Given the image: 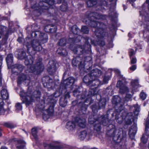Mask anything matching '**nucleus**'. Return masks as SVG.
Segmentation results:
<instances>
[{
    "label": "nucleus",
    "mask_w": 149,
    "mask_h": 149,
    "mask_svg": "<svg viewBox=\"0 0 149 149\" xmlns=\"http://www.w3.org/2000/svg\"><path fill=\"white\" fill-rule=\"evenodd\" d=\"M88 93L86 90L83 91L80 98L81 101H79L78 104L79 106L84 107L85 109H86V106L90 104L93 102L91 98L92 96L89 97L88 96Z\"/></svg>",
    "instance_id": "6e6552de"
},
{
    "label": "nucleus",
    "mask_w": 149,
    "mask_h": 149,
    "mask_svg": "<svg viewBox=\"0 0 149 149\" xmlns=\"http://www.w3.org/2000/svg\"><path fill=\"white\" fill-rule=\"evenodd\" d=\"M87 135V132L85 131H81L79 135V138L81 140H84Z\"/></svg>",
    "instance_id": "e433bc0d"
},
{
    "label": "nucleus",
    "mask_w": 149,
    "mask_h": 149,
    "mask_svg": "<svg viewBox=\"0 0 149 149\" xmlns=\"http://www.w3.org/2000/svg\"><path fill=\"white\" fill-rule=\"evenodd\" d=\"M8 37V34L6 33V34H5L2 40L0 41V42L2 45H5L7 44Z\"/></svg>",
    "instance_id": "473e14b6"
},
{
    "label": "nucleus",
    "mask_w": 149,
    "mask_h": 149,
    "mask_svg": "<svg viewBox=\"0 0 149 149\" xmlns=\"http://www.w3.org/2000/svg\"><path fill=\"white\" fill-rule=\"evenodd\" d=\"M75 80L74 77H70L65 80L64 83L65 84V86L66 87L72 86L74 83Z\"/></svg>",
    "instance_id": "4be33fe9"
},
{
    "label": "nucleus",
    "mask_w": 149,
    "mask_h": 149,
    "mask_svg": "<svg viewBox=\"0 0 149 149\" xmlns=\"http://www.w3.org/2000/svg\"><path fill=\"white\" fill-rule=\"evenodd\" d=\"M42 59L39 58L36 61L34 66H31L30 69L32 72H36L37 74H39L42 72L44 69L43 64L42 62Z\"/></svg>",
    "instance_id": "9b49d317"
},
{
    "label": "nucleus",
    "mask_w": 149,
    "mask_h": 149,
    "mask_svg": "<svg viewBox=\"0 0 149 149\" xmlns=\"http://www.w3.org/2000/svg\"><path fill=\"white\" fill-rule=\"evenodd\" d=\"M70 94L68 92L65 95V96L63 97V98H65V99H67V98H70Z\"/></svg>",
    "instance_id": "0e129e2a"
},
{
    "label": "nucleus",
    "mask_w": 149,
    "mask_h": 149,
    "mask_svg": "<svg viewBox=\"0 0 149 149\" xmlns=\"http://www.w3.org/2000/svg\"><path fill=\"white\" fill-rule=\"evenodd\" d=\"M110 79V77L109 76H104L103 78V82L105 83L107 82Z\"/></svg>",
    "instance_id": "6e6d98bb"
},
{
    "label": "nucleus",
    "mask_w": 149,
    "mask_h": 149,
    "mask_svg": "<svg viewBox=\"0 0 149 149\" xmlns=\"http://www.w3.org/2000/svg\"><path fill=\"white\" fill-rule=\"evenodd\" d=\"M137 104L134 105V113L135 116H138L139 113V108Z\"/></svg>",
    "instance_id": "79ce46f5"
},
{
    "label": "nucleus",
    "mask_w": 149,
    "mask_h": 149,
    "mask_svg": "<svg viewBox=\"0 0 149 149\" xmlns=\"http://www.w3.org/2000/svg\"><path fill=\"white\" fill-rule=\"evenodd\" d=\"M7 30V29L6 27L2 25H0V31L2 32L3 34H4L5 33V34H6V33L8 34Z\"/></svg>",
    "instance_id": "37998d69"
},
{
    "label": "nucleus",
    "mask_w": 149,
    "mask_h": 149,
    "mask_svg": "<svg viewBox=\"0 0 149 149\" xmlns=\"http://www.w3.org/2000/svg\"><path fill=\"white\" fill-rule=\"evenodd\" d=\"M107 3L105 1H103L101 3V5L104 6H107Z\"/></svg>",
    "instance_id": "69168bd1"
},
{
    "label": "nucleus",
    "mask_w": 149,
    "mask_h": 149,
    "mask_svg": "<svg viewBox=\"0 0 149 149\" xmlns=\"http://www.w3.org/2000/svg\"><path fill=\"white\" fill-rule=\"evenodd\" d=\"M18 58L20 59H23L26 58V54L23 50L21 51L18 54Z\"/></svg>",
    "instance_id": "c9c22d12"
},
{
    "label": "nucleus",
    "mask_w": 149,
    "mask_h": 149,
    "mask_svg": "<svg viewBox=\"0 0 149 149\" xmlns=\"http://www.w3.org/2000/svg\"><path fill=\"white\" fill-rule=\"evenodd\" d=\"M54 3V0H41L38 7H32L35 8V12L38 13L37 15L38 16L42 13L47 12L49 9L53 8Z\"/></svg>",
    "instance_id": "423d86ee"
},
{
    "label": "nucleus",
    "mask_w": 149,
    "mask_h": 149,
    "mask_svg": "<svg viewBox=\"0 0 149 149\" xmlns=\"http://www.w3.org/2000/svg\"><path fill=\"white\" fill-rule=\"evenodd\" d=\"M89 17L91 20L90 25L92 27L95 28V33L96 36L99 38L98 44L100 46H103L105 45V42L103 41L100 40V39L104 37L105 36L106 33L104 30L107 28L106 26L102 22L94 20L93 19H104L106 18V16L94 12L91 13Z\"/></svg>",
    "instance_id": "f03ea898"
},
{
    "label": "nucleus",
    "mask_w": 149,
    "mask_h": 149,
    "mask_svg": "<svg viewBox=\"0 0 149 149\" xmlns=\"http://www.w3.org/2000/svg\"><path fill=\"white\" fill-rule=\"evenodd\" d=\"M71 30L73 34L78 36H76L75 38H70L69 39V43L70 44L69 48L75 53L78 54L79 55L82 54L86 50H90L91 45L90 43H91L92 44H94V41L88 37H86L85 38V45L83 47L79 45L77 46V47L73 48V47L74 48L75 47V43L80 41L82 37L79 34L81 33V30L76 26H73L71 28Z\"/></svg>",
    "instance_id": "f257e3e1"
},
{
    "label": "nucleus",
    "mask_w": 149,
    "mask_h": 149,
    "mask_svg": "<svg viewBox=\"0 0 149 149\" xmlns=\"http://www.w3.org/2000/svg\"><path fill=\"white\" fill-rule=\"evenodd\" d=\"M50 27H51V24H49L46 26L44 29L45 31L47 32H50Z\"/></svg>",
    "instance_id": "5fc2aeb1"
},
{
    "label": "nucleus",
    "mask_w": 149,
    "mask_h": 149,
    "mask_svg": "<svg viewBox=\"0 0 149 149\" xmlns=\"http://www.w3.org/2000/svg\"><path fill=\"white\" fill-rule=\"evenodd\" d=\"M29 77L26 75L22 74H20L18 77L17 80L18 84H20L22 81L27 80H29Z\"/></svg>",
    "instance_id": "b1692460"
},
{
    "label": "nucleus",
    "mask_w": 149,
    "mask_h": 149,
    "mask_svg": "<svg viewBox=\"0 0 149 149\" xmlns=\"http://www.w3.org/2000/svg\"><path fill=\"white\" fill-rule=\"evenodd\" d=\"M75 123L73 121L68 122L66 125V128L69 130H73L75 128Z\"/></svg>",
    "instance_id": "a878e982"
},
{
    "label": "nucleus",
    "mask_w": 149,
    "mask_h": 149,
    "mask_svg": "<svg viewBox=\"0 0 149 149\" xmlns=\"http://www.w3.org/2000/svg\"><path fill=\"white\" fill-rule=\"evenodd\" d=\"M116 87L119 88V92L122 94L127 93L129 91L127 87L125 86L120 80L117 82Z\"/></svg>",
    "instance_id": "dca6fc26"
},
{
    "label": "nucleus",
    "mask_w": 149,
    "mask_h": 149,
    "mask_svg": "<svg viewBox=\"0 0 149 149\" xmlns=\"http://www.w3.org/2000/svg\"><path fill=\"white\" fill-rule=\"evenodd\" d=\"M76 123L81 128H85L86 126L85 119L83 118L77 117L75 119Z\"/></svg>",
    "instance_id": "6ab92c4d"
},
{
    "label": "nucleus",
    "mask_w": 149,
    "mask_h": 149,
    "mask_svg": "<svg viewBox=\"0 0 149 149\" xmlns=\"http://www.w3.org/2000/svg\"><path fill=\"white\" fill-rule=\"evenodd\" d=\"M96 117V116H90L88 118V121L89 123L90 124H95V122L97 121H99V119L97 120V119H95Z\"/></svg>",
    "instance_id": "2f4dec72"
},
{
    "label": "nucleus",
    "mask_w": 149,
    "mask_h": 149,
    "mask_svg": "<svg viewBox=\"0 0 149 149\" xmlns=\"http://www.w3.org/2000/svg\"><path fill=\"white\" fill-rule=\"evenodd\" d=\"M15 107L17 110H20L22 109V106L21 104L20 103H16Z\"/></svg>",
    "instance_id": "603ef678"
},
{
    "label": "nucleus",
    "mask_w": 149,
    "mask_h": 149,
    "mask_svg": "<svg viewBox=\"0 0 149 149\" xmlns=\"http://www.w3.org/2000/svg\"><path fill=\"white\" fill-rule=\"evenodd\" d=\"M56 65L55 62L53 60H51L49 62L47 70L50 75L53 74L56 72Z\"/></svg>",
    "instance_id": "4468645a"
},
{
    "label": "nucleus",
    "mask_w": 149,
    "mask_h": 149,
    "mask_svg": "<svg viewBox=\"0 0 149 149\" xmlns=\"http://www.w3.org/2000/svg\"><path fill=\"white\" fill-rule=\"evenodd\" d=\"M131 59V64H134L136 62V58L134 57H131L130 58Z\"/></svg>",
    "instance_id": "4d7b16f0"
},
{
    "label": "nucleus",
    "mask_w": 149,
    "mask_h": 149,
    "mask_svg": "<svg viewBox=\"0 0 149 149\" xmlns=\"http://www.w3.org/2000/svg\"><path fill=\"white\" fill-rule=\"evenodd\" d=\"M136 0H129V2L132 4V6H134V4L133 3L134 2L136 1Z\"/></svg>",
    "instance_id": "338daca9"
},
{
    "label": "nucleus",
    "mask_w": 149,
    "mask_h": 149,
    "mask_svg": "<svg viewBox=\"0 0 149 149\" xmlns=\"http://www.w3.org/2000/svg\"><path fill=\"white\" fill-rule=\"evenodd\" d=\"M109 16L112 19L117 17V13L114 8H110L109 12Z\"/></svg>",
    "instance_id": "c756f323"
},
{
    "label": "nucleus",
    "mask_w": 149,
    "mask_h": 149,
    "mask_svg": "<svg viewBox=\"0 0 149 149\" xmlns=\"http://www.w3.org/2000/svg\"><path fill=\"white\" fill-rule=\"evenodd\" d=\"M111 120L104 116H102L99 118V121L95 122L94 125V130L97 132H99L101 129V123L104 126L107 125Z\"/></svg>",
    "instance_id": "9d476101"
},
{
    "label": "nucleus",
    "mask_w": 149,
    "mask_h": 149,
    "mask_svg": "<svg viewBox=\"0 0 149 149\" xmlns=\"http://www.w3.org/2000/svg\"><path fill=\"white\" fill-rule=\"evenodd\" d=\"M146 94L143 91H142L141 93H140V99H141L142 100H144L146 99Z\"/></svg>",
    "instance_id": "8fccbe9b"
},
{
    "label": "nucleus",
    "mask_w": 149,
    "mask_h": 149,
    "mask_svg": "<svg viewBox=\"0 0 149 149\" xmlns=\"http://www.w3.org/2000/svg\"><path fill=\"white\" fill-rule=\"evenodd\" d=\"M41 35L42 37H45L44 38V39H42V38H41L40 37V40H41L42 41H43V43L47 42V39H48L47 35L46 34L42 33Z\"/></svg>",
    "instance_id": "09e8293b"
},
{
    "label": "nucleus",
    "mask_w": 149,
    "mask_h": 149,
    "mask_svg": "<svg viewBox=\"0 0 149 149\" xmlns=\"http://www.w3.org/2000/svg\"><path fill=\"white\" fill-rule=\"evenodd\" d=\"M93 79L90 73L86 75L84 77L83 80L84 83L87 84V86H88L89 84L91 83L92 80Z\"/></svg>",
    "instance_id": "5701e85b"
},
{
    "label": "nucleus",
    "mask_w": 149,
    "mask_h": 149,
    "mask_svg": "<svg viewBox=\"0 0 149 149\" xmlns=\"http://www.w3.org/2000/svg\"><path fill=\"white\" fill-rule=\"evenodd\" d=\"M129 53H130V58H131L132 56L134 55L135 54V52L134 50L132 49H130V51H129Z\"/></svg>",
    "instance_id": "13d9d810"
},
{
    "label": "nucleus",
    "mask_w": 149,
    "mask_h": 149,
    "mask_svg": "<svg viewBox=\"0 0 149 149\" xmlns=\"http://www.w3.org/2000/svg\"><path fill=\"white\" fill-rule=\"evenodd\" d=\"M108 127L107 129L108 130L107 134L108 136L112 137L114 141L119 143L125 137V133H123L121 130H116L114 125L109 124Z\"/></svg>",
    "instance_id": "20e7f679"
},
{
    "label": "nucleus",
    "mask_w": 149,
    "mask_h": 149,
    "mask_svg": "<svg viewBox=\"0 0 149 149\" xmlns=\"http://www.w3.org/2000/svg\"><path fill=\"white\" fill-rule=\"evenodd\" d=\"M6 60L8 66H13V57L12 54H8L6 58Z\"/></svg>",
    "instance_id": "393cba45"
},
{
    "label": "nucleus",
    "mask_w": 149,
    "mask_h": 149,
    "mask_svg": "<svg viewBox=\"0 0 149 149\" xmlns=\"http://www.w3.org/2000/svg\"><path fill=\"white\" fill-rule=\"evenodd\" d=\"M26 46L28 48L27 50L28 52H29V48L31 47H32V49L35 51H39L42 49L40 42L36 40H33L30 44L27 42Z\"/></svg>",
    "instance_id": "f8f14e48"
},
{
    "label": "nucleus",
    "mask_w": 149,
    "mask_h": 149,
    "mask_svg": "<svg viewBox=\"0 0 149 149\" xmlns=\"http://www.w3.org/2000/svg\"><path fill=\"white\" fill-rule=\"evenodd\" d=\"M79 101H80L79 100L78 101L77 100H75L74 101H73L72 102V105H74H74H77L78 107H79L81 109H85V108H84V107H81L80 106H78V104H77L78 102L79 103Z\"/></svg>",
    "instance_id": "864d4df0"
},
{
    "label": "nucleus",
    "mask_w": 149,
    "mask_h": 149,
    "mask_svg": "<svg viewBox=\"0 0 149 149\" xmlns=\"http://www.w3.org/2000/svg\"><path fill=\"white\" fill-rule=\"evenodd\" d=\"M1 96L3 100H6L8 99L9 96L8 94L7 95H1Z\"/></svg>",
    "instance_id": "052dcab7"
},
{
    "label": "nucleus",
    "mask_w": 149,
    "mask_h": 149,
    "mask_svg": "<svg viewBox=\"0 0 149 149\" xmlns=\"http://www.w3.org/2000/svg\"><path fill=\"white\" fill-rule=\"evenodd\" d=\"M66 43V39L65 38L60 39L58 43V45L60 46H63Z\"/></svg>",
    "instance_id": "a19ab883"
},
{
    "label": "nucleus",
    "mask_w": 149,
    "mask_h": 149,
    "mask_svg": "<svg viewBox=\"0 0 149 149\" xmlns=\"http://www.w3.org/2000/svg\"><path fill=\"white\" fill-rule=\"evenodd\" d=\"M3 102L2 99H0V115H4L7 111L3 107Z\"/></svg>",
    "instance_id": "cd10ccee"
},
{
    "label": "nucleus",
    "mask_w": 149,
    "mask_h": 149,
    "mask_svg": "<svg viewBox=\"0 0 149 149\" xmlns=\"http://www.w3.org/2000/svg\"><path fill=\"white\" fill-rule=\"evenodd\" d=\"M134 116L132 113H127L125 118V123L127 125H130L133 121Z\"/></svg>",
    "instance_id": "a211bd4d"
},
{
    "label": "nucleus",
    "mask_w": 149,
    "mask_h": 149,
    "mask_svg": "<svg viewBox=\"0 0 149 149\" xmlns=\"http://www.w3.org/2000/svg\"><path fill=\"white\" fill-rule=\"evenodd\" d=\"M46 78L49 80L48 82H46L47 86H49V87L50 88H52L54 85V83L52 79H50L48 77H47Z\"/></svg>",
    "instance_id": "f704fd0d"
},
{
    "label": "nucleus",
    "mask_w": 149,
    "mask_h": 149,
    "mask_svg": "<svg viewBox=\"0 0 149 149\" xmlns=\"http://www.w3.org/2000/svg\"><path fill=\"white\" fill-rule=\"evenodd\" d=\"M91 75L93 79L95 78L97 79V78L100 76L102 74L101 71L97 69H95L91 70L90 72Z\"/></svg>",
    "instance_id": "aec40b11"
},
{
    "label": "nucleus",
    "mask_w": 149,
    "mask_h": 149,
    "mask_svg": "<svg viewBox=\"0 0 149 149\" xmlns=\"http://www.w3.org/2000/svg\"><path fill=\"white\" fill-rule=\"evenodd\" d=\"M100 83V82L98 79L94 78L91 83L89 84L88 86H89L90 89L87 94L89 97L94 96L97 94V91L96 88L99 86Z\"/></svg>",
    "instance_id": "1a4fd4ad"
},
{
    "label": "nucleus",
    "mask_w": 149,
    "mask_h": 149,
    "mask_svg": "<svg viewBox=\"0 0 149 149\" xmlns=\"http://www.w3.org/2000/svg\"><path fill=\"white\" fill-rule=\"evenodd\" d=\"M145 134L143 135L141 138L142 142L144 144L147 142L148 137L149 136V120L147 121L145 125Z\"/></svg>",
    "instance_id": "2eb2a0df"
},
{
    "label": "nucleus",
    "mask_w": 149,
    "mask_h": 149,
    "mask_svg": "<svg viewBox=\"0 0 149 149\" xmlns=\"http://www.w3.org/2000/svg\"><path fill=\"white\" fill-rule=\"evenodd\" d=\"M120 99L119 97H115L113 99L112 101V103L115 104V108L116 112H114L112 114V116L114 114H116V119L117 122L119 124H121L123 121L124 118L121 116L120 117H118V115L123 109V104L120 103Z\"/></svg>",
    "instance_id": "0eeeda50"
},
{
    "label": "nucleus",
    "mask_w": 149,
    "mask_h": 149,
    "mask_svg": "<svg viewBox=\"0 0 149 149\" xmlns=\"http://www.w3.org/2000/svg\"><path fill=\"white\" fill-rule=\"evenodd\" d=\"M3 125L4 126L10 128H13L16 126L15 125L10 123H5Z\"/></svg>",
    "instance_id": "4c0bfd02"
},
{
    "label": "nucleus",
    "mask_w": 149,
    "mask_h": 149,
    "mask_svg": "<svg viewBox=\"0 0 149 149\" xmlns=\"http://www.w3.org/2000/svg\"><path fill=\"white\" fill-rule=\"evenodd\" d=\"M79 92L78 91V88H77L76 89L74 90L73 91V95L74 96H77L78 97H79Z\"/></svg>",
    "instance_id": "3c124183"
},
{
    "label": "nucleus",
    "mask_w": 149,
    "mask_h": 149,
    "mask_svg": "<svg viewBox=\"0 0 149 149\" xmlns=\"http://www.w3.org/2000/svg\"><path fill=\"white\" fill-rule=\"evenodd\" d=\"M1 95H7L8 94L7 91L6 89H2L1 92Z\"/></svg>",
    "instance_id": "bf43d9fd"
},
{
    "label": "nucleus",
    "mask_w": 149,
    "mask_h": 149,
    "mask_svg": "<svg viewBox=\"0 0 149 149\" xmlns=\"http://www.w3.org/2000/svg\"><path fill=\"white\" fill-rule=\"evenodd\" d=\"M24 67L20 64H15L12 68V72L19 73L21 72L23 70Z\"/></svg>",
    "instance_id": "412c9836"
},
{
    "label": "nucleus",
    "mask_w": 149,
    "mask_h": 149,
    "mask_svg": "<svg viewBox=\"0 0 149 149\" xmlns=\"http://www.w3.org/2000/svg\"><path fill=\"white\" fill-rule=\"evenodd\" d=\"M38 107L42 111L43 110H45V107L43 105H42V107Z\"/></svg>",
    "instance_id": "774afa93"
},
{
    "label": "nucleus",
    "mask_w": 149,
    "mask_h": 149,
    "mask_svg": "<svg viewBox=\"0 0 149 149\" xmlns=\"http://www.w3.org/2000/svg\"><path fill=\"white\" fill-rule=\"evenodd\" d=\"M60 105L63 107H65L67 105V100L65 98L62 97L60 100Z\"/></svg>",
    "instance_id": "72a5a7b5"
},
{
    "label": "nucleus",
    "mask_w": 149,
    "mask_h": 149,
    "mask_svg": "<svg viewBox=\"0 0 149 149\" xmlns=\"http://www.w3.org/2000/svg\"><path fill=\"white\" fill-rule=\"evenodd\" d=\"M132 97V95H131L127 94L125 96V98L124 100H122L121 98L120 100V103L123 104V105L124 104V102H125L126 101L127 102Z\"/></svg>",
    "instance_id": "58836bf2"
},
{
    "label": "nucleus",
    "mask_w": 149,
    "mask_h": 149,
    "mask_svg": "<svg viewBox=\"0 0 149 149\" xmlns=\"http://www.w3.org/2000/svg\"><path fill=\"white\" fill-rule=\"evenodd\" d=\"M33 90L32 87H30L26 92H22L20 93L22 103H25L26 106L29 105L31 102H34L35 98H39L40 97L41 93L39 91H33Z\"/></svg>",
    "instance_id": "7ed1b4c3"
},
{
    "label": "nucleus",
    "mask_w": 149,
    "mask_h": 149,
    "mask_svg": "<svg viewBox=\"0 0 149 149\" xmlns=\"http://www.w3.org/2000/svg\"><path fill=\"white\" fill-rule=\"evenodd\" d=\"M59 93L58 92H56L54 95H52L48 96L47 100L48 102V108L47 110L48 115H46L45 113L43 114V118L47 120L49 118V116L53 115L54 112V107L55 104L56 103V97L59 96Z\"/></svg>",
    "instance_id": "39448f33"
},
{
    "label": "nucleus",
    "mask_w": 149,
    "mask_h": 149,
    "mask_svg": "<svg viewBox=\"0 0 149 149\" xmlns=\"http://www.w3.org/2000/svg\"><path fill=\"white\" fill-rule=\"evenodd\" d=\"M34 60L33 58L31 55H29L26 58L24 63L26 65H31L33 63Z\"/></svg>",
    "instance_id": "bb28decb"
},
{
    "label": "nucleus",
    "mask_w": 149,
    "mask_h": 149,
    "mask_svg": "<svg viewBox=\"0 0 149 149\" xmlns=\"http://www.w3.org/2000/svg\"><path fill=\"white\" fill-rule=\"evenodd\" d=\"M58 54L60 55L65 56L67 54V52L66 49L62 48H59L57 51Z\"/></svg>",
    "instance_id": "c85d7f7f"
},
{
    "label": "nucleus",
    "mask_w": 149,
    "mask_h": 149,
    "mask_svg": "<svg viewBox=\"0 0 149 149\" xmlns=\"http://www.w3.org/2000/svg\"><path fill=\"white\" fill-rule=\"evenodd\" d=\"M51 27L50 28V33H55L57 30L56 26L55 25L51 24Z\"/></svg>",
    "instance_id": "de8ad7c7"
},
{
    "label": "nucleus",
    "mask_w": 149,
    "mask_h": 149,
    "mask_svg": "<svg viewBox=\"0 0 149 149\" xmlns=\"http://www.w3.org/2000/svg\"><path fill=\"white\" fill-rule=\"evenodd\" d=\"M136 65H134L130 68V70L133 71L136 69Z\"/></svg>",
    "instance_id": "680f3d73"
},
{
    "label": "nucleus",
    "mask_w": 149,
    "mask_h": 149,
    "mask_svg": "<svg viewBox=\"0 0 149 149\" xmlns=\"http://www.w3.org/2000/svg\"><path fill=\"white\" fill-rule=\"evenodd\" d=\"M37 129L36 128L34 127L32 129V134L35 139H36L37 138Z\"/></svg>",
    "instance_id": "a18cd8bd"
},
{
    "label": "nucleus",
    "mask_w": 149,
    "mask_h": 149,
    "mask_svg": "<svg viewBox=\"0 0 149 149\" xmlns=\"http://www.w3.org/2000/svg\"><path fill=\"white\" fill-rule=\"evenodd\" d=\"M81 32H82L84 33H88L89 32L88 28L86 26H83L81 30Z\"/></svg>",
    "instance_id": "c03bdc74"
},
{
    "label": "nucleus",
    "mask_w": 149,
    "mask_h": 149,
    "mask_svg": "<svg viewBox=\"0 0 149 149\" xmlns=\"http://www.w3.org/2000/svg\"><path fill=\"white\" fill-rule=\"evenodd\" d=\"M97 0H89L86 1V4L89 7H91L95 5Z\"/></svg>",
    "instance_id": "7c9ffc66"
},
{
    "label": "nucleus",
    "mask_w": 149,
    "mask_h": 149,
    "mask_svg": "<svg viewBox=\"0 0 149 149\" xmlns=\"http://www.w3.org/2000/svg\"><path fill=\"white\" fill-rule=\"evenodd\" d=\"M113 71L115 72L118 74H119L120 73V70L118 69H113Z\"/></svg>",
    "instance_id": "e2e57ef3"
},
{
    "label": "nucleus",
    "mask_w": 149,
    "mask_h": 149,
    "mask_svg": "<svg viewBox=\"0 0 149 149\" xmlns=\"http://www.w3.org/2000/svg\"><path fill=\"white\" fill-rule=\"evenodd\" d=\"M138 80H135L132 81L131 84L132 86L134 87L135 88L137 86L139 85Z\"/></svg>",
    "instance_id": "49530a36"
},
{
    "label": "nucleus",
    "mask_w": 149,
    "mask_h": 149,
    "mask_svg": "<svg viewBox=\"0 0 149 149\" xmlns=\"http://www.w3.org/2000/svg\"><path fill=\"white\" fill-rule=\"evenodd\" d=\"M72 64L74 66H79L80 68H84L81 61V58L80 57H77L73 58L72 61Z\"/></svg>",
    "instance_id": "f3484780"
},
{
    "label": "nucleus",
    "mask_w": 149,
    "mask_h": 149,
    "mask_svg": "<svg viewBox=\"0 0 149 149\" xmlns=\"http://www.w3.org/2000/svg\"><path fill=\"white\" fill-rule=\"evenodd\" d=\"M106 100L105 98L101 99L98 104H96L91 106V109L94 112L97 111L98 110L104 108L106 104Z\"/></svg>",
    "instance_id": "ddd939ff"
},
{
    "label": "nucleus",
    "mask_w": 149,
    "mask_h": 149,
    "mask_svg": "<svg viewBox=\"0 0 149 149\" xmlns=\"http://www.w3.org/2000/svg\"><path fill=\"white\" fill-rule=\"evenodd\" d=\"M68 9L67 3L66 2L64 1L63 3L62 4L61 6V10L63 11H66Z\"/></svg>",
    "instance_id": "ea45409f"
}]
</instances>
